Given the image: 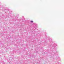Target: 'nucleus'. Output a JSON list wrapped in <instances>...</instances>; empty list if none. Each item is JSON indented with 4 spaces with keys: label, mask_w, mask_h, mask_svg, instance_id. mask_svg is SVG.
<instances>
[{
    "label": "nucleus",
    "mask_w": 64,
    "mask_h": 64,
    "mask_svg": "<svg viewBox=\"0 0 64 64\" xmlns=\"http://www.w3.org/2000/svg\"><path fill=\"white\" fill-rule=\"evenodd\" d=\"M30 22H31V23H33V21H30Z\"/></svg>",
    "instance_id": "f257e3e1"
},
{
    "label": "nucleus",
    "mask_w": 64,
    "mask_h": 64,
    "mask_svg": "<svg viewBox=\"0 0 64 64\" xmlns=\"http://www.w3.org/2000/svg\"><path fill=\"white\" fill-rule=\"evenodd\" d=\"M6 52H7V51H6Z\"/></svg>",
    "instance_id": "f03ea898"
}]
</instances>
